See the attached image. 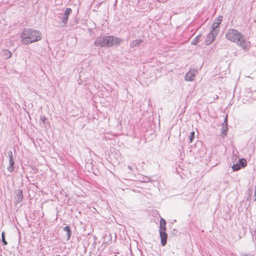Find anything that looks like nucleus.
I'll use <instances>...</instances> for the list:
<instances>
[{"label": "nucleus", "mask_w": 256, "mask_h": 256, "mask_svg": "<svg viewBox=\"0 0 256 256\" xmlns=\"http://www.w3.org/2000/svg\"><path fill=\"white\" fill-rule=\"evenodd\" d=\"M225 124H228V116H226V117L224 118V122H223L222 124L225 125Z\"/></svg>", "instance_id": "23"}, {"label": "nucleus", "mask_w": 256, "mask_h": 256, "mask_svg": "<svg viewBox=\"0 0 256 256\" xmlns=\"http://www.w3.org/2000/svg\"><path fill=\"white\" fill-rule=\"evenodd\" d=\"M40 119L44 123L46 120V118L44 116H41Z\"/></svg>", "instance_id": "21"}, {"label": "nucleus", "mask_w": 256, "mask_h": 256, "mask_svg": "<svg viewBox=\"0 0 256 256\" xmlns=\"http://www.w3.org/2000/svg\"><path fill=\"white\" fill-rule=\"evenodd\" d=\"M166 220L161 218L160 220V236L161 239V244L162 246H164L166 244V240H167V234L166 232Z\"/></svg>", "instance_id": "4"}, {"label": "nucleus", "mask_w": 256, "mask_h": 256, "mask_svg": "<svg viewBox=\"0 0 256 256\" xmlns=\"http://www.w3.org/2000/svg\"><path fill=\"white\" fill-rule=\"evenodd\" d=\"M2 241L4 244V245H6L8 244L6 240L5 236H4V232H2Z\"/></svg>", "instance_id": "18"}, {"label": "nucleus", "mask_w": 256, "mask_h": 256, "mask_svg": "<svg viewBox=\"0 0 256 256\" xmlns=\"http://www.w3.org/2000/svg\"><path fill=\"white\" fill-rule=\"evenodd\" d=\"M150 180V178H148V176H144V177H142V180L141 181L143 182H149Z\"/></svg>", "instance_id": "20"}, {"label": "nucleus", "mask_w": 256, "mask_h": 256, "mask_svg": "<svg viewBox=\"0 0 256 256\" xmlns=\"http://www.w3.org/2000/svg\"><path fill=\"white\" fill-rule=\"evenodd\" d=\"M254 200L256 201V190H254Z\"/></svg>", "instance_id": "24"}, {"label": "nucleus", "mask_w": 256, "mask_h": 256, "mask_svg": "<svg viewBox=\"0 0 256 256\" xmlns=\"http://www.w3.org/2000/svg\"><path fill=\"white\" fill-rule=\"evenodd\" d=\"M20 42L25 45L40 40L42 34L39 30L31 28H25L20 34Z\"/></svg>", "instance_id": "2"}, {"label": "nucleus", "mask_w": 256, "mask_h": 256, "mask_svg": "<svg viewBox=\"0 0 256 256\" xmlns=\"http://www.w3.org/2000/svg\"><path fill=\"white\" fill-rule=\"evenodd\" d=\"M8 156H9V163L10 166L8 167V170L10 172H12L14 170V161L13 160L12 158V151H10L8 152Z\"/></svg>", "instance_id": "8"}, {"label": "nucleus", "mask_w": 256, "mask_h": 256, "mask_svg": "<svg viewBox=\"0 0 256 256\" xmlns=\"http://www.w3.org/2000/svg\"><path fill=\"white\" fill-rule=\"evenodd\" d=\"M63 230L66 232V235L68 236L67 240H68L71 236V230L70 227L69 226H66L64 228Z\"/></svg>", "instance_id": "11"}, {"label": "nucleus", "mask_w": 256, "mask_h": 256, "mask_svg": "<svg viewBox=\"0 0 256 256\" xmlns=\"http://www.w3.org/2000/svg\"><path fill=\"white\" fill-rule=\"evenodd\" d=\"M222 134L224 136H226L228 131V124H222Z\"/></svg>", "instance_id": "14"}, {"label": "nucleus", "mask_w": 256, "mask_h": 256, "mask_svg": "<svg viewBox=\"0 0 256 256\" xmlns=\"http://www.w3.org/2000/svg\"><path fill=\"white\" fill-rule=\"evenodd\" d=\"M222 20V16H220L218 18L217 22H220V24Z\"/></svg>", "instance_id": "22"}, {"label": "nucleus", "mask_w": 256, "mask_h": 256, "mask_svg": "<svg viewBox=\"0 0 256 256\" xmlns=\"http://www.w3.org/2000/svg\"><path fill=\"white\" fill-rule=\"evenodd\" d=\"M128 168L130 170H132V166H128Z\"/></svg>", "instance_id": "25"}, {"label": "nucleus", "mask_w": 256, "mask_h": 256, "mask_svg": "<svg viewBox=\"0 0 256 256\" xmlns=\"http://www.w3.org/2000/svg\"><path fill=\"white\" fill-rule=\"evenodd\" d=\"M197 74V70H190L185 76V80L187 81H192L194 80Z\"/></svg>", "instance_id": "6"}, {"label": "nucleus", "mask_w": 256, "mask_h": 256, "mask_svg": "<svg viewBox=\"0 0 256 256\" xmlns=\"http://www.w3.org/2000/svg\"><path fill=\"white\" fill-rule=\"evenodd\" d=\"M15 199L16 202L18 203L22 201L23 199L22 192L20 190H18L16 192V194L15 196Z\"/></svg>", "instance_id": "9"}, {"label": "nucleus", "mask_w": 256, "mask_h": 256, "mask_svg": "<svg viewBox=\"0 0 256 256\" xmlns=\"http://www.w3.org/2000/svg\"><path fill=\"white\" fill-rule=\"evenodd\" d=\"M226 38L230 42H234L245 51L250 48V42L247 41L244 35L236 29L229 28L226 33Z\"/></svg>", "instance_id": "1"}, {"label": "nucleus", "mask_w": 256, "mask_h": 256, "mask_svg": "<svg viewBox=\"0 0 256 256\" xmlns=\"http://www.w3.org/2000/svg\"><path fill=\"white\" fill-rule=\"evenodd\" d=\"M201 36V35L200 34L198 36H196V38H194V39L192 41L191 44L193 45H196L198 44V40L200 38Z\"/></svg>", "instance_id": "17"}, {"label": "nucleus", "mask_w": 256, "mask_h": 256, "mask_svg": "<svg viewBox=\"0 0 256 256\" xmlns=\"http://www.w3.org/2000/svg\"><path fill=\"white\" fill-rule=\"evenodd\" d=\"M142 40H133L130 44L131 48H134L138 45H139L140 43L142 42Z\"/></svg>", "instance_id": "12"}, {"label": "nucleus", "mask_w": 256, "mask_h": 256, "mask_svg": "<svg viewBox=\"0 0 256 256\" xmlns=\"http://www.w3.org/2000/svg\"><path fill=\"white\" fill-rule=\"evenodd\" d=\"M3 55L6 58H10L12 56V53L8 50H4Z\"/></svg>", "instance_id": "15"}, {"label": "nucleus", "mask_w": 256, "mask_h": 256, "mask_svg": "<svg viewBox=\"0 0 256 256\" xmlns=\"http://www.w3.org/2000/svg\"><path fill=\"white\" fill-rule=\"evenodd\" d=\"M217 34H214V32L212 31L208 34L206 39V45L212 44L216 39Z\"/></svg>", "instance_id": "7"}, {"label": "nucleus", "mask_w": 256, "mask_h": 256, "mask_svg": "<svg viewBox=\"0 0 256 256\" xmlns=\"http://www.w3.org/2000/svg\"><path fill=\"white\" fill-rule=\"evenodd\" d=\"M240 166L242 168H244L247 165V162L244 158H241L238 160V162Z\"/></svg>", "instance_id": "13"}, {"label": "nucleus", "mask_w": 256, "mask_h": 256, "mask_svg": "<svg viewBox=\"0 0 256 256\" xmlns=\"http://www.w3.org/2000/svg\"><path fill=\"white\" fill-rule=\"evenodd\" d=\"M256 190V186H255V190Z\"/></svg>", "instance_id": "26"}, {"label": "nucleus", "mask_w": 256, "mask_h": 256, "mask_svg": "<svg viewBox=\"0 0 256 256\" xmlns=\"http://www.w3.org/2000/svg\"><path fill=\"white\" fill-rule=\"evenodd\" d=\"M194 138V132H190V136H189L190 143H192V140Z\"/></svg>", "instance_id": "19"}, {"label": "nucleus", "mask_w": 256, "mask_h": 256, "mask_svg": "<svg viewBox=\"0 0 256 256\" xmlns=\"http://www.w3.org/2000/svg\"><path fill=\"white\" fill-rule=\"evenodd\" d=\"M219 25L220 22H214L212 26V30L210 31L214 32V34H218Z\"/></svg>", "instance_id": "10"}, {"label": "nucleus", "mask_w": 256, "mask_h": 256, "mask_svg": "<svg viewBox=\"0 0 256 256\" xmlns=\"http://www.w3.org/2000/svg\"><path fill=\"white\" fill-rule=\"evenodd\" d=\"M72 13V10L70 8H67L62 18V23L63 24L62 26H66L68 21V16Z\"/></svg>", "instance_id": "5"}, {"label": "nucleus", "mask_w": 256, "mask_h": 256, "mask_svg": "<svg viewBox=\"0 0 256 256\" xmlns=\"http://www.w3.org/2000/svg\"><path fill=\"white\" fill-rule=\"evenodd\" d=\"M122 42L119 38L114 36H98L94 42V44L96 46H112L114 44H118Z\"/></svg>", "instance_id": "3"}, {"label": "nucleus", "mask_w": 256, "mask_h": 256, "mask_svg": "<svg viewBox=\"0 0 256 256\" xmlns=\"http://www.w3.org/2000/svg\"><path fill=\"white\" fill-rule=\"evenodd\" d=\"M232 168L234 171H236L240 169L241 166H240V164L238 162L236 164H233L232 166Z\"/></svg>", "instance_id": "16"}]
</instances>
